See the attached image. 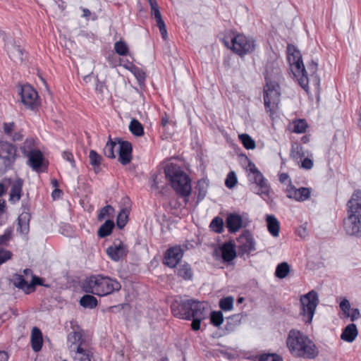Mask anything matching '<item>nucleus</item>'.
Instances as JSON below:
<instances>
[{
  "label": "nucleus",
  "mask_w": 361,
  "mask_h": 361,
  "mask_svg": "<svg viewBox=\"0 0 361 361\" xmlns=\"http://www.w3.org/2000/svg\"><path fill=\"white\" fill-rule=\"evenodd\" d=\"M286 346L290 354L295 357L312 360L319 353L314 342L305 334L297 329H291L288 332Z\"/></svg>",
  "instance_id": "nucleus-1"
},
{
  "label": "nucleus",
  "mask_w": 361,
  "mask_h": 361,
  "mask_svg": "<svg viewBox=\"0 0 361 361\" xmlns=\"http://www.w3.org/2000/svg\"><path fill=\"white\" fill-rule=\"evenodd\" d=\"M121 285L116 279L102 274L87 277L82 283V290L99 297L106 296L120 290Z\"/></svg>",
  "instance_id": "nucleus-2"
},
{
  "label": "nucleus",
  "mask_w": 361,
  "mask_h": 361,
  "mask_svg": "<svg viewBox=\"0 0 361 361\" xmlns=\"http://www.w3.org/2000/svg\"><path fill=\"white\" fill-rule=\"evenodd\" d=\"M164 173L173 189L179 196L184 198V202L186 204L192 191L190 177L179 166L174 164H168L164 169Z\"/></svg>",
  "instance_id": "nucleus-3"
},
{
  "label": "nucleus",
  "mask_w": 361,
  "mask_h": 361,
  "mask_svg": "<svg viewBox=\"0 0 361 361\" xmlns=\"http://www.w3.org/2000/svg\"><path fill=\"white\" fill-rule=\"evenodd\" d=\"M222 42L226 47L240 56L251 54L256 48L255 39L244 34L226 35L222 39Z\"/></svg>",
  "instance_id": "nucleus-4"
},
{
  "label": "nucleus",
  "mask_w": 361,
  "mask_h": 361,
  "mask_svg": "<svg viewBox=\"0 0 361 361\" xmlns=\"http://www.w3.org/2000/svg\"><path fill=\"white\" fill-rule=\"evenodd\" d=\"M205 305L194 299H183L180 296H176L171 305V310L173 315L177 318L191 320V316L202 308Z\"/></svg>",
  "instance_id": "nucleus-5"
},
{
  "label": "nucleus",
  "mask_w": 361,
  "mask_h": 361,
  "mask_svg": "<svg viewBox=\"0 0 361 361\" xmlns=\"http://www.w3.org/2000/svg\"><path fill=\"white\" fill-rule=\"evenodd\" d=\"M287 59L294 76L298 79L300 85L305 89L308 86L309 79L300 51L293 46H288Z\"/></svg>",
  "instance_id": "nucleus-6"
},
{
  "label": "nucleus",
  "mask_w": 361,
  "mask_h": 361,
  "mask_svg": "<svg viewBox=\"0 0 361 361\" xmlns=\"http://www.w3.org/2000/svg\"><path fill=\"white\" fill-rule=\"evenodd\" d=\"M280 97L279 85L275 81H267L264 87V104L266 111L271 117L277 113Z\"/></svg>",
  "instance_id": "nucleus-7"
},
{
  "label": "nucleus",
  "mask_w": 361,
  "mask_h": 361,
  "mask_svg": "<svg viewBox=\"0 0 361 361\" xmlns=\"http://www.w3.org/2000/svg\"><path fill=\"white\" fill-rule=\"evenodd\" d=\"M300 302L301 305L300 314L302 317V320L306 324H311L319 302L317 293L314 290L308 292L300 297Z\"/></svg>",
  "instance_id": "nucleus-8"
},
{
  "label": "nucleus",
  "mask_w": 361,
  "mask_h": 361,
  "mask_svg": "<svg viewBox=\"0 0 361 361\" xmlns=\"http://www.w3.org/2000/svg\"><path fill=\"white\" fill-rule=\"evenodd\" d=\"M17 159V148L13 144L0 142V171H7L12 169Z\"/></svg>",
  "instance_id": "nucleus-9"
},
{
  "label": "nucleus",
  "mask_w": 361,
  "mask_h": 361,
  "mask_svg": "<svg viewBox=\"0 0 361 361\" xmlns=\"http://www.w3.org/2000/svg\"><path fill=\"white\" fill-rule=\"evenodd\" d=\"M20 96L22 103L25 107L34 109L39 106V97L37 91L30 85H23Z\"/></svg>",
  "instance_id": "nucleus-10"
},
{
  "label": "nucleus",
  "mask_w": 361,
  "mask_h": 361,
  "mask_svg": "<svg viewBox=\"0 0 361 361\" xmlns=\"http://www.w3.org/2000/svg\"><path fill=\"white\" fill-rule=\"evenodd\" d=\"M346 216L361 220V190H356L346 204Z\"/></svg>",
  "instance_id": "nucleus-11"
},
{
  "label": "nucleus",
  "mask_w": 361,
  "mask_h": 361,
  "mask_svg": "<svg viewBox=\"0 0 361 361\" xmlns=\"http://www.w3.org/2000/svg\"><path fill=\"white\" fill-rule=\"evenodd\" d=\"M0 36L5 42V48L8 54L9 57L14 61L23 62V51L19 46L15 44L11 37L7 35L4 31H0Z\"/></svg>",
  "instance_id": "nucleus-12"
},
{
  "label": "nucleus",
  "mask_w": 361,
  "mask_h": 361,
  "mask_svg": "<svg viewBox=\"0 0 361 361\" xmlns=\"http://www.w3.org/2000/svg\"><path fill=\"white\" fill-rule=\"evenodd\" d=\"M286 192L287 197L289 199L297 202H305L310 197L311 189L305 187L296 188L290 181L286 187Z\"/></svg>",
  "instance_id": "nucleus-13"
},
{
  "label": "nucleus",
  "mask_w": 361,
  "mask_h": 361,
  "mask_svg": "<svg viewBox=\"0 0 361 361\" xmlns=\"http://www.w3.org/2000/svg\"><path fill=\"white\" fill-rule=\"evenodd\" d=\"M183 256V250L180 245L170 247L164 256V264L169 267L174 268Z\"/></svg>",
  "instance_id": "nucleus-14"
},
{
  "label": "nucleus",
  "mask_w": 361,
  "mask_h": 361,
  "mask_svg": "<svg viewBox=\"0 0 361 361\" xmlns=\"http://www.w3.org/2000/svg\"><path fill=\"white\" fill-rule=\"evenodd\" d=\"M248 180L250 184L256 186V193L261 196H269L270 186L268 180L264 178L263 174L259 172L255 175L248 176Z\"/></svg>",
  "instance_id": "nucleus-15"
},
{
  "label": "nucleus",
  "mask_w": 361,
  "mask_h": 361,
  "mask_svg": "<svg viewBox=\"0 0 361 361\" xmlns=\"http://www.w3.org/2000/svg\"><path fill=\"white\" fill-rule=\"evenodd\" d=\"M238 250L242 254L250 255L256 250V243L252 235L249 232L241 234L238 240Z\"/></svg>",
  "instance_id": "nucleus-16"
},
{
  "label": "nucleus",
  "mask_w": 361,
  "mask_h": 361,
  "mask_svg": "<svg viewBox=\"0 0 361 361\" xmlns=\"http://www.w3.org/2000/svg\"><path fill=\"white\" fill-rule=\"evenodd\" d=\"M128 247L123 242L114 241L113 245L106 249V254L114 261L118 262L126 255Z\"/></svg>",
  "instance_id": "nucleus-17"
},
{
  "label": "nucleus",
  "mask_w": 361,
  "mask_h": 361,
  "mask_svg": "<svg viewBox=\"0 0 361 361\" xmlns=\"http://www.w3.org/2000/svg\"><path fill=\"white\" fill-rule=\"evenodd\" d=\"M118 161L126 165L132 159V145L128 141H122L118 139Z\"/></svg>",
  "instance_id": "nucleus-18"
},
{
  "label": "nucleus",
  "mask_w": 361,
  "mask_h": 361,
  "mask_svg": "<svg viewBox=\"0 0 361 361\" xmlns=\"http://www.w3.org/2000/svg\"><path fill=\"white\" fill-rule=\"evenodd\" d=\"M67 345L71 353L87 345L86 340L80 331L71 332L67 337Z\"/></svg>",
  "instance_id": "nucleus-19"
},
{
  "label": "nucleus",
  "mask_w": 361,
  "mask_h": 361,
  "mask_svg": "<svg viewBox=\"0 0 361 361\" xmlns=\"http://www.w3.org/2000/svg\"><path fill=\"white\" fill-rule=\"evenodd\" d=\"M343 228L348 235L359 236L361 235V220L346 216L343 219Z\"/></svg>",
  "instance_id": "nucleus-20"
},
{
  "label": "nucleus",
  "mask_w": 361,
  "mask_h": 361,
  "mask_svg": "<svg viewBox=\"0 0 361 361\" xmlns=\"http://www.w3.org/2000/svg\"><path fill=\"white\" fill-rule=\"evenodd\" d=\"M226 225L230 233L238 231L243 226L242 216L238 214H230L226 218Z\"/></svg>",
  "instance_id": "nucleus-21"
},
{
  "label": "nucleus",
  "mask_w": 361,
  "mask_h": 361,
  "mask_svg": "<svg viewBox=\"0 0 361 361\" xmlns=\"http://www.w3.org/2000/svg\"><path fill=\"white\" fill-rule=\"evenodd\" d=\"M30 214L28 212H23L18 218L17 232L25 238L30 231Z\"/></svg>",
  "instance_id": "nucleus-22"
},
{
  "label": "nucleus",
  "mask_w": 361,
  "mask_h": 361,
  "mask_svg": "<svg viewBox=\"0 0 361 361\" xmlns=\"http://www.w3.org/2000/svg\"><path fill=\"white\" fill-rule=\"evenodd\" d=\"M72 353L74 361H92L94 356L92 348L87 347V345L82 348L79 347Z\"/></svg>",
  "instance_id": "nucleus-23"
},
{
  "label": "nucleus",
  "mask_w": 361,
  "mask_h": 361,
  "mask_svg": "<svg viewBox=\"0 0 361 361\" xmlns=\"http://www.w3.org/2000/svg\"><path fill=\"white\" fill-rule=\"evenodd\" d=\"M27 159V165H29L32 170L38 171L42 165L44 156L39 149H37L26 156Z\"/></svg>",
  "instance_id": "nucleus-24"
},
{
  "label": "nucleus",
  "mask_w": 361,
  "mask_h": 361,
  "mask_svg": "<svg viewBox=\"0 0 361 361\" xmlns=\"http://www.w3.org/2000/svg\"><path fill=\"white\" fill-rule=\"evenodd\" d=\"M221 257L224 262H231L236 256L235 245L231 243H225L220 247Z\"/></svg>",
  "instance_id": "nucleus-25"
},
{
  "label": "nucleus",
  "mask_w": 361,
  "mask_h": 361,
  "mask_svg": "<svg viewBox=\"0 0 361 361\" xmlns=\"http://www.w3.org/2000/svg\"><path fill=\"white\" fill-rule=\"evenodd\" d=\"M244 315L242 313L235 314L226 318L225 331L229 334L234 331L240 325Z\"/></svg>",
  "instance_id": "nucleus-26"
},
{
  "label": "nucleus",
  "mask_w": 361,
  "mask_h": 361,
  "mask_svg": "<svg viewBox=\"0 0 361 361\" xmlns=\"http://www.w3.org/2000/svg\"><path fill=\"white\" fill-rule=\"evenodd\" d=\"M358 331L355 324H348L343 330L341 335V338L348 343L353 342L357 336Z\"/></svg>",
  "instance_id": "nucleus-27"
},
{
  "label": "nucleus",
  "mask_w": 361,
  "mask_h": 361,
  "mask_svg": "<svg viewBox=\"0 0 361 361\" xmlns=\"http://www.w3.org/2000/svg\"><path fill=\"white\" fill-rule=\"evenodd\" d=\"M43 339L41 331L37 327H34L31 333V345L35 352H39L42 347Z\"/></svg>",
  "instance_id": "nucleus-28"
},
{
  "label": "nucleus",
  "mask_w": 361,
  "mask_h": 361,
  "mask_svg": "<svg viewBox=\"0 0 361 361\" xmlns=\"http://www.w3.org/2000/svg\"><path fill=\"white\" fill-rule=\"evenodd\" d=\"M266 221L269 232L274 237H278L279 235L280 224L274 215H267Z\"/></svg>",
  "instance_id": "nucleus-29"
},
{
  "label": "nucleus",
  "mask_w": 361,
  "mask_h": 361,
  "mask_svg": "<svg viewBox=\"0 0 361 361\" xmlns=\"http://www.w3.org/2000/svg\"><path fill=\"white\" fill-rule=\"evenodd\" d=\"M205 306L201 309L196 310V312L191 316V327L192 330L197 331L200 329V324L202 320L207 318V313L205 312Z\"/></svg>",
  "instance_id": "nucleus-30"
},
{
  "label": "nucleus",
  "mask_w": 361,
  "mask_h": 361,
  "mask_svg": "<svg viewBox=\"0 0 361 361\" xmlns=\"http://www.w3.org/2000/svg\"><path fill=\"white\" fill-rule=\"evenodd\" d=\"M23 185V182L20 178L17 179L12 184L10 192V201L16 202L20 199Z\"/></svg>",
  "instance_id": "nucleus-31"
},
{
  "label": "nucleus",
  "mask_w": 361,
  "mask_h": 361,
  "mask_svg": "<svg viewBox=\"0 0 361 361\" xmlns=\"http://www.w3.org/2000/svg\"><path fill=\"white\" fill-rule=\"evenodd\" d=\"M12 283L15 287L23 290L26 294L30 293L29 283L25 280L23 275L15 274L13 276Z\"/></svg>",
  "instance_id": "nucleus-32"
},
{
  "label": "nucleus",
  "mask_w": 361,
  "mask_h": 361,
  "mask_svg": "<svg viewBox=\"0 0 361 361\" xmlns=\"http://www.w3.org/2000/svg\"><path fill=\"white\" fill-rule=\"evenodd\" d=\"M36 140L32 137H27L20 147L22 154L26 157L32 152L37 150L35 149Z\"/></svg>",
  "instance_id": "nucleus-33"
},
{
  "label": "nucleus",
  "mask_w": 361,
  "mask_h": 361,
  "mask_svg": "<svg viewBox=\"0 0 361 361\" xmlns=\"http://www.w3.org/2000/svg\"><path fill=\"white\" fill-rule=\"evenodd\" d=\"M209 186V180L207 178H202L197 183L196 190H197V199L199 201L203 200L207 195Z\"/></svg>",
  "instance_id": "nucleus-34"
},
{
  "label": "nucleus",
  "mask_w": 361,
  "mask_h": 361,
  "mask_svg": "<svg viewBox=\"0 0 361 361\" xmlns=\"http://www.w3.org/2000/svg\"><path fill=\"white\" fill-rule=\"evenodd\" d=\"M97 300L92 295L87 294L83 295L80 300V305L88 309H93L97 305Z\"/></svg>",
  "instance_id": "nucleus-35"
},
{
  "label": "nucleus",
  "mask_w": 361,
  "mask_h": 361,
  "mask_svg": "<svg viewBox=\"0 0 361 361\" xmlns=\"http://www.w3.org/2000/svg\"><path fill=\"white\" fill-rule=\"evenodd\" d=\"M114 228V223L111 220H106L99 228L97 234L100 238H105L109 235L113 228Z\"/></svg>",
  "instance_id": "nucleus-36"
},
{
  "label": "nucleus",
  "mask_w": 361,
  "mask_h": 361,
  "mask_svg": "<svg viewBox=\"0 0 361 361\" xmlns=\"http://www.w3.org/2000/svg\"><path fill=\"white\" fill-rule=\"evenodd\" d=\"M177 275L184 280H190L192 277V271L190 266L185 263L178 267L176 270Z\"/></svg>",
  "instance_id": "nucleus-37"
},
{
  "label": "nucleus",
  "mask_w": 361,
  "mask_h": 361,
  "mask_svg": "<svg viewBox=\"0 0 361 361\" xmlns=\"http://www.w3.org/2000/svg\"><path fill=\"white\" fill-rule=\"evenodd\" d=\"M118 142L116 140H112L109 138V141L106 142V145L104 147V155L109 158L114 159L116 157V154L114 152V149L116 147L118 149Z\"/></svg>",
  "instance_id": "nucleus-38"
},
{
  "label": "nucleus",
  "mask_w": 361,
  "mask_h": 361,
  "mask_svg": "<svg viewBox=\"0 0 361 361\" xmlns=\"http://www.w3.org/2000/svg\"><path fill=\"white\" fill-rule=\"evenodd\" d=\"M290 272V267L287 262L279 264L276 268L275 276L279 279L286 278Z\"/></svg>",
  "instance_id": "nucleus-39"
},
{
  "label": "nucleus",
  "mask_w": 361,
  "mask_h": 361,
  "mask_svg": "<svg viewBox=\"0 0 361 361\" xmlns=\"http://www.w3.org/2000/svg\"><path fill=\"white\" fill-rule=\"evenodd\" d=\"M238 137L245 149H253L255 148V142L248 134H240L238 135Z\"/></svg>",
  "instance_id": "nucleus-40"
},
{
  "label": "nucleus",
  "mask_w": 361,
  "mask_h": 361,
  "mask_svg": "<svg viewBox=\"0 0 361 361\" xmlns=\"http://www.w3.org/2000/svg\"><path fill=\"white\" fill-rule=\"evenodd\" d=\"M292 131L295 133H303L306 131L307 123L304 119H298L292 123Z\"/></svg>",
  "instance_id": "nucleus-41"
},
{
  "label": "nucleus",
  "mask_w": 361,
  "mask_h": 361,
  "mask_svg": "<svg viewBox=\"0 0 361 361\" xmlns=\"http://www.w3.org/2000/svg\"><path fill=\"white\" fill-rule=\"evenodd\" d=\"M128 215L129 211L128 209L124 208L121 210L116 219L117 226L119 228H123L126 226L128 221Z\"/></svg>",
  "instance_id": "nucleus-42"
},
{
  "label": "nucleus",
  "mask_w": 361,
  "mask_h": 361,
  "mask_svg": "<svg viewBox=\"0 0 361 361\" xmlns=\"http://www.w3.org/2000/svg\"><path fill=\"white\" fill-rule=\"evenodd\" d=\"M129 129L132 134L135 136H141L144 133V129L142 124L135 119H133L131 121Z\"/></svg>",
  "instance_id": "nucleus-43"
},
{
  "label": "nucleus",
  "mask_w": 361,
  "mask_h": 361,
  "mask_svg": "<svg viewBox=\"0 0 361 361\" xmlns=\"http://www.w3.org/2000/svg\"><path fill=\"white\" fill-rule=\"evenodd\" d=\"M209 227L215 233H221L224 231L223 219L219 216L215 217L211 221Z\"/></svg>",
  "instance_id": "nucleus-44"
},
{
  "label": "nucleus",
  "mask_w": 361,
  "mask_h": 361,
  "mask_svg": "<svg viewBox=\"0 0 361 361\" xmlns=\"http://www.w3.org/2000/svg\"><path fill=\"white\" fill-rule=\"evenodd\" d=\"M89 159L90 164L94 167V171L99 169L102 159V157L94 150H91L90 152Z\"/></svg>",
  "instance_id": "nucleus-45"
},
{
  "label": "nucleus",
  "mask_w": 361,
  "mask_h": 361,
  "mask_svg": "<svg viewBox=\"0 0 361 361\" xmlns=\"http://www.w3.org/2000/svg\"><path fill=\"white\" fill-rule=\"evenodd\" d=\"M234 299L231 296L224 298L219 301V307L224 311H230L233 307Z\"/></svg>",
  "instance_id": "nucleus-46"
},
{
  "label": "nucleus",
  "mask_w": 361,
  "mask_h": 361,
  "mask_svg": "<svg viewBox=\"0 0 361 361\" xmlns=\"http://www.w3.org/2000/svg\"><path fill=\"white\" fill-rule=\"evenodd\" d=\"M114 50L118 55L126 56L128 53V47L124 41L119 40L114 44Z\"/></svg>",
  "instance_id": "nucleus-47"
},
{
  "label": "nucleus",
  "mask_w": 361,
  "mask_h": 361,
  "mask_svg": "<svg viewBox=\"0 0 361 361\" xmlns=\"http://www.w3.org/2000/svg\"><path fill=\"white\" fill-rule=\"evenodd\" d=\"M211 323L215 326H219L224 322L223 313L221 311H214L210 316Z\"/></svg>",
  "instance_id": "nucleus-48"
},
{
  "label": "nucleus",
  "mask_w": 361,
  "mask_h": 361,
  "mask_svg": "<svg viewBox=\"0 0 361 361\" xmlns=\"http://www.w3.org/2000/svg\"><path fill=\"white\" fill-rule=\"evenodd\" d=\"M258 361H283L281 355L276 353H263L258 357Z\"/></svg>",
  "instance_id": "nucleus-49"
},
{
  "label": "nucleus",
  "mask_w": 361,
  "mask_h": 361,
  "mask_svg": "<svg viewBox=\"0 0 361 361\" xmlns=\"http://www.w3.org/2000/svg\"><path fill=\"white\" fill-rule=\"evenodd\" d=\"M13 234V229L7 228L5 229L4 233L0 235V246L7 245L11 239Z\"/></svg>",
  "instance_id": "nucleus-50"
},
{
  "label": "nucleus",
  "mask_w": 361,
  "mask_h": 361,
  "mask_svg": "<svg viewBox=\"0 0 361 361\" xmlns=\"http://www.w3.org/2000/svg\"><path fill=\"white\" fill-rule=\"evenodd\" d=\"M123 66L131 73H133L138 79L144 78V73L133 63L128 62L127 64L123 65Z\"/></svg>",
  "instance_id": "nucleus-51"
},
{
  "label": "nucleus",
  "mask_w": 361,
  "mask_h": 361,
  "mask_svg": "<svg viewBox=\"0 0 361 361\" xmlns=\"http://www.w3.org/2000/svg\"><path fill=\"white\" fill-rule=\"evenodd\" d=\"M237 183V177L234 171H231L228 173L226 180L225 185L228 188H233Z\"/></svg>",
  "instance_id": "nucleus-52"
},
{
  "label": "nucleus",
  "mask_w": 361,
  "mask_h": 361,
  "mask_svg": "<svg viewBox=\"0 0 361 361\" xmlns=\"http://www.w3.org/2000/svg\"><path fill=\"white\" fill-rule=\"evenodd\" d=\"M114 208L111 205H106L100 209L99 213L98 214V220L102 221L105 217L109 216L111 213L114 212Z\"/></svg>",
  "instance_id": "nucleus-53"
},
{
  "label": "nucleus",
  "mask_w": 361,
  "mask_h": 361,
  "mask_svg": "<svg viewBox=\"0 0 361 361\" xmlns=\"http://www.w3.org/2000/svg\"><path fill=\"white\" fill-rule=\"evenodd\" d=\"M13 254L11 251L0 248V265L11 259Z\"/></svg>",
  "instance_id": "nucleus-54"
},
{
  "label": "nucleus",
  "mask_w": 361,
  "mask_h": 361,
  "mask_svg": "<svg viewBox=\"0 0 361 361\" xmlns=\"http://www.w3.org/2000/svg\"><path fill=\"white\" fill-rule=\"evenodd\" d=\"M291 155L295 159L302 158L305 156L302 147L297 145L295 147H293L292 151H291Z\"/></svg>",
  "instance_id": "nucleus-55"
},
{
  "label": "nucleus",
  "mask_w": 361,
  "mask_h": 361,
  "mask_svg": "<svg viewBox=\"0 0 361 361\" xmlns=\"http://www.w3.org/2000/svg\"><path fill=\"white\" fill-rule=\"evenodd\" d=\"M339 307L341 310L343 311L345 317V315H347L348 313L350 312V303L348 299H343L339 304Z\"/></svg>",
  "instance_id": "nucleus-56"
},
{
  "label": "nucleus",
  "mask_w": 361,
  "mask_h": 361,
  "mask_svg": "<svg viewBox=\"0 0 361 361\" xmlns=\"http://www.w3.org/2000/svg\"><path fill=\"white\" fill-rule=\"evenodd\" d=\"M37 285L42 286L43 285L42 280L40 278H39L38 276L33 275L32 276L31 282L29 283L30 293L35 290V286H37Z\"/></svg>",
  "instance_id": "nucleus-57"
},
{
  "label": "nucleus",
  "mask_w": 361,
  "mask_h": 361,
  "mask_svg": "<svg viewBox=\"0 0 361 361\" xmlns=\"http://www.w3.org/2000/svg\"><path fill=\"white\" fill-rule=\"evenodd\" d=\"M361 317L360 312L357 308H353L351 312L348 313L345 317H349L351 322H355L360 319Z\"/></svg>",
  "instance_id": "nucleus-58"
},
{
  "label": "nucleus",
  "mask_w": 361,
  "mask_h": 361,
  "mask_svg": "<svg viewBox=\"0 0 361 361\" xmlns=\"http://www.w3.org/2000/svg\"><path fill=\"white\" fill-rule=\"evenodd\" d=\"M14 126L13 122L4 123L3 127L4 133L8 136L11 135Z\"/></svg>",
  "instance_id": "nucleus-59"
},
{
  "label": "nucleus",
  "mask_w": 361,
  "mask_h": 361,
  "mask_svg": "<svg viewBox=\"0 0 361 361\" xmlns=\"http://www.w3.org/2000/svg\"><path fill=\"white\" fill-rule=\"evenodd\" d=\"M247 171H248V176L255 175L260 171L258 170L255 164L251 161H249L248 165L247 166Z\"/></svg>",
  "instance_id": "nucleus-60"
},
{
  "label": "nucleus",
  "mask_w": 361,
  "mask_h": 361,
  "mask_svg": "<svg viewBox=\"0 0 361 361\" xmlns=\"http://www.w3.org/2000/svg\"><path fill=\"white\" fill-rule=\"evenodd\" d=\"M301 167L310 170L313 167V161L310 158H305L302 161Z\"/></svg>",
  "instance_id": "nucleus-61"
},
{
  "label": "nucleus",
  "mask_w": 361,
  "mask_h": 361,
  "mask_svg": "<svg viewBox=\"0 0 361 361\" xmlns=\"http://www.w3.org/2000/svg\"><path fill=\"white\" fill-rule=\"evenodd\" d=\"M63 158L66 160L67 161L70 162L72 165V166H74L75 165V161L73 158V155L72 153L69 152H63L62 154Z\"/></svg>",
  "instance_id": "nucleus-62"
},
{
  "label": "nucleus",
  "mask_w": 361,
  "mask_h": 361,
  "mask_svg": "<svg viewBox=\"0 0 361 361\" xmlns=\"http://www.w3.org/2000/svg\"><path fill=\"white\" fill-rule=\"evenodd\" d=\"M12 138V140L13 142H18L23 140L24 135L23 133V130H20L18 132H16L14 133H12L11 135H10Z\"/></svg>",
  "instance_id": "nucleus-63"
},
{
  "label": "nucleus",
  "mask_w": 361,
  "mask_h": 361,
  "mask_svg": "<svg viewBox=\"0 0 361 361\" xmlns=\"http://www.w3.org/2000/svg\"><path fill=\"white\" fill-rule=\"evenodd\" d=\"M308 70L310 71L311 73V77L316 78V72L317 71V63L312 61V63L308 66Z\"/></svg>",
  "instance_id": "nucleus-64"
}]
</instances>
